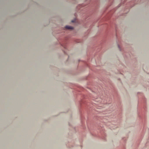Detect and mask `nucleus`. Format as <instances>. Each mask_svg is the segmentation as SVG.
<instances>
[{
	"label": "nucleus",
	"mask_w": 149,
	"mask_h": 149,
	"mask_svg": "<svg viewBox=\"0 0 149 149\" xmlns=\"http://www.w3.org/2000/svg\"><path fill=\"white\" fill-rule=\"evenodd\" d=\"M65 28L66 29H73V27L70 26H66L65 27Z\"/></svg>",
	"instance_id": "nucleus-1"
},
{
	"label": "nucleus",
	"mask_w": 149,
	"mask_h": 149,
	"mask_svg": "<svg viewBox=\"0 0 149 149\" xmlns=\"http://www.w3.org/2000/svg\"><path fill=\"white\" fill-rule=\"evenodd\" d=\"M74 22L73 21H72V22Z\"/></svg>",
	"instance_id": "nucleus-3"
},
{
	"label": "nucleus",
	"mask_w": 149,
	"mask_h": 149,
	"mask_svg": "<svg viewBox=\"0 0 149 149\" xmlns=\"http://www.w3.org/2000/svg\"><path fill=\"white\" fill-rule=\"evenodd\" d=\"M118 48H120V46H118Z\"/></svg>",
	"instance_id": "nucleus-2"
}]
</instances>
